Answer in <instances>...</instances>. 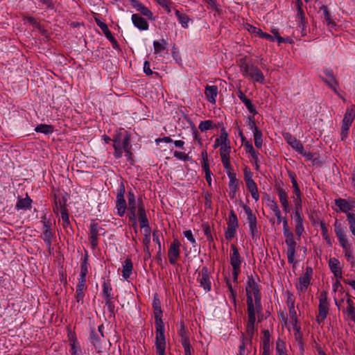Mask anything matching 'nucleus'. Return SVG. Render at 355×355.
I'll use <instances>...</instances> for the list:
<instances>
[{"mask_svg":"<svg viewBox=\"0 0 355 355\" xmlns=\"http://www.w3.org/2000/svg\"><path fill=\"white\" fill-rule=\"evenodd\" d=\"M180 243L178 239H175L170 245L168 251V261L171 264L175 265L180 257Z\"/></svg>","mask_w":355,"mask_h":355,"instance_id":"17","label":"nucleus"},{"mask_svg":"<svg viewBox=\"0 0 355 355\" xmlns=\"http://www.w3.org/2000/svg\"><path fill=\"white\" fill-rule=\"evenodd\" d=\"M197 281L198 282H199L200 286L203 288L204 291L206 293L211 291V284L208 272V268L207 267H203L202 268L201 271L198 274Z\"/></svg>","mask_w":355,"mask_h":355,"instance_id":"16","label":"nucleus"},{"mask_svg":"<svg viewBox=\"0 0 355 355\" xmlns=\"http://www.w3.org/2000/svg\"><path fill=\"white\" fill-rule=\"evenodd\" d=\"M167 44V41L164 39H162L159 41L155 40L153 42L154 53L156 55L159 54L166 50Z\"/></svg>","mask_w":355,"mask_h":355,"instance_id":"37","label":"nucleus"},{"mask_svg":"<svg viewBox=\"0 0 355 355\" xmlns=\"http://www.w3.org/2000/svg\"><path fill=\"white\" fill-rule=\"evenodd\" d=\"M153 307L155 311V341L166 340L164 336V325L162 319V311L160 302L158 299L155 298L153 302Z\"/></svg>","mask_w":355,"mask_h":355,"instance_id":"8","label":"nucleus"},{"mask_svg":"<svg viewBox=\"0 0 355 355\" xmlns=\"http://www.w3.org/2000/svg\"><path fill=\"white\" fill-rule=\"evenodd\" d=\"M32 200L28 195L26 198H22L19 197L15 205V209L17 210H27L31 209Z\"/></svg>","mask_w":355,"mask_h":355,"instance_id":"29","label":"nucleus"},{"mask_svg":"<svg viewBox=\"0 0 355 355\" xmlns=\"http://www.w3.org/2000/svg\"><path fill=\"white\" fill-rule=\"evenodd\" d=\"M329 266L330 270L337 279L342 278V269L340 267V261L338 259L334 257L330 258L329 260Z\"/></svg>","mask_w":355,"mask_h":355,"instance_id":"21","label":"nucleus"},{"mask_svg":"<svg viewBox=\"0 0 355 355\" xmlns=\"http://www.w3.org/2000/svg\"><path fill=\"white\" fill-rule=\"evenodd\" d=\"M229 178V187L230 189V195L232 198H234L236 195V193L239 190V180L236 178V175L235 173H228Z\"/></svg>","mask_w":355,"mask_h":355,"instance_id":"27","label":"nucleus"},{"mask_svg":"<svg viewBox=\"0 0 355 355\" xmlns=\"http://www.w3.org/2000/svg\"><path fill=\"white\" fill-rule=\"evenodd\" d=\"M182 345V347H184V355H192L191 354V346L190 345V342L184 340V342L181 343Z\"/></svg>","mask_w":355,"mask_h":355,"instance_id":"64","label":"nucleus"},{"mask_svg":"<svg viewBox=\"0 0 355 355\" xmlns=\"http://www.w3.org/2000/svg\"><path fill=\"white\" fill-rule=\"evenodd\" d=\"M155 345L156 347L157 355H166V340L164 341H155Z\"/></svg>","mask_w":355,"mask_h":355,"instance_id":"48","label":"nucleus"},{"mask_svg":"<svg viewBox=\"0 0 355 355\" xmlns=\"http://www.w3.org/2000/svg\"><path fill=\"white\" fill-rule=\"evenodd\" d=\"M347 318L355 322V308L353 306L352 300L348 299L347 300V306L344 311Z\"/></svg>","mask_w":355,"mask_h":355,"instance_id":"36","label":"nucleus"},{"mask_svg":"<svg viewBox=\"0 0 355 355\" xmlns=\"http://www.w3.org/2000/svg\"><path fill=\"white\" fill-rule=\"evenodd\" d=\"M293 327L294 330V336L297 342L300 349L304 350V345L302 342V333L300 331V327L297 325V323H293Z\"/></svg>","mask_w":355,"mask_h":355,"instance_id":"35","label":"nucleus"},{"mask_svg":"<svg viewBox=\"0 0 355 355\" xmlns=\"http://www.w3.org/2000/svg\"><path fill=\"white\" fill-rule=\"evenodd\" d=\"M355 119V107L352 106L346 110L345 114L342 121L341 126V140L344 141L348 136L349 128Z\"/></svg>","mask_w":355,"mask_h":355,"instance_id":"9","label":"nucleus"},{"mask_svg":"<svg viewBox=\"0 0 355 355\" xmlns=\"http://www.w3.org/2000/svg\"><path fill=\"white\" fill-rule=\"evenodd\" d=\"M178 334L181 337V343L184 342V340L189 341V338L187 335V330L185 327L184 324H181L180 327V329L178 331Z\"/></svg>","mask_w":355,"mask_h":355,"instance_id":"55","label":"nucleus"},{"mask_svg":"<svg viewBox=\"0 0 355 355\" xmlns=\"http://www.w3.org/2000/svg\"><path fill=\"white\" fill-rule=\"evenodd\" d=\"M294 210H302V195L293 197Z\"/></svg>","mask_w":355,"mask_h":355,"instance_id":"58","label":"nucleus"},{"mask_svg":"<svg viewBox=\"0 0 355 355\" xmlns=\"http://www.w3.org/2000/svg\"><path fill=\"white\" fill-rule=\"evenodd\" d=\"M284 137L286 142L297 153L302 152L303 145L300 140L297 139L290 133H286Z\"/></svg>","mask_w":355,"mask_h":355,"instance_id":"26","label":"nucleus"},{"mask_svg":"<svg viewBox=\"0 0 355 355\" xmlns=\"http://www.w3.org/2000/svg\"><path fill=\"white\" fill-rule=\"evenodd\" d=\"M103 229L95 220H92L89 225V239L92 249H96L98 245V236Z\"/></svg>","mask_w":355,"mask_h":355,"instance_id":"13","label":"nucleus"},{"mask_svg":"<svg viewBox=\"0 0 355 355\" xmlns=\"http://www.w3.org/2000/svg\"><path fill=\"white\" fill-rule=\"evenodd\" d=\"M245 28L248 30L249 33L254 34L256 36H259V37L262 33V31L260 28H258L250 24H247L245 25Z\"/></svg>","mask_w":355,"mask_h":355,"instance_id":"57","label":"nucleus"},{"mask_svg":"<svg viewBox=\"0 0 355 355\" xmlns=\"http://www.w3.org/2000/svg\"><path fill=\"white\" fill-rule=\"evenodd\" d=\"M226 285L230 292L229 297L233 302V303L235 304L237 295L236 291L233 288L231 281L229 279H226Z\"/></svg>","mask_w":355,"mask_h":355,"instance_id":"47","label":"nucleus"},{"mask_svg":"<svg viewBox=\"0 0 355 355\" xmlns=\"http://www.w3.org/2000/svg\"><path fill=\"white\" fill-rule=\"evenodd\" d=\"M244 105H245L246 108L249 111L250 113L252 114L253 115L257 114V112L252 104V101L250 99H246L243 102Z\"/></svg>","mask_w":355,"mask_h":355,"instance_id":"60","label":"nucleus"},{"mask_svg":"<svg viewBox=\"0 0 355 355\" xmlns=\"http://www.w3.org/2000/svg\"><path fill=\"white\" fill-rule=\"evenodd\" d=\"M239 66L244 78L252 80L254 83L263 84L265 83V76L263 72L246 57L239 60Z\"/></svg>","mask_w":355,"mask_h":355,"instance_id":"3","label":"nucleus"},{"mask_svg":"<svg viewBox=\"0 0 355 355\" xmlns=\"http://www.w3.org/2000/svg\"><path fill=\"white\" fill-rule=\"evenodd\" d=\"M259 312L260 311H257V310L248 309V320L246 331L249 336H252L254 334V323L256 321V313Z\"/></svg>","mask_w":355,"mask_h":355,"instance_id":"25","label":"nucleus"},{"mask_svg":"<svg viewBox=\"0 0 355 355\" xmlns=\"http://www.w3.org/2000/svg\"><path fill=\"white\" fill-rule=\"evenodd\" d=\"M35 131L44 135H50L53 132V127L51 125L40 124L35 127Z\"/></svg>","mask_w":355,"mask_h":355,"instance_id":"39","label":"nucleus"},{"mask_svg":"<svg viewBox=\"0 0 355 355\" xmlns=\"http://www.w3.org/2000/svg\"><path fill=\"white\" fill-rule=\"evenodd\" d=\"M254 139V145L257 148H261L263 144L262 139V132L261 130H256L254 133H253Z\"/></svg>","mask_w":355,"mask_h":355,"instance_id":"51","label":"nucleus"},{"mask_svg":"<svg viewBox=\"0 0 355 355\" xmlns=\"http://www.w3.org/2000/svg\"><path fill=\"white\" fill-rule=\"evenodd\" d=\"M141 14L144 15L145 17H148L149 19L153 20V12L144 4L140 8V9L138 10Z\"/></svg>","mask_w":355,"mask_h":355,"instance_id":"56","label":"nucleus"},{"mask_svg":"<svg viewBox=\"0 0 355 355\" xmlns=\"http://www.w3.org/2000/svg\"><path fill=\"white\" fill-rule=\"evenodd\" d=\"M213 128V121L210 120H207L204 121H201L198 125V128L202 131H207Z\"/></svg>","mask_w":355,"mask_h":355,"instance_id":"53","label":"nucleus"},{"mask_svg":"<svg viewBox=\"0 0 355 355\" xmlns=\"http://www.w3.org/2000/svg\"><path fill=\"white\" fill-rule=\"evenodd\" d=\"M275 189L277 190L279 200L282 205L283 211L286 214L289 213L291 211V208L288 203V197L287 192L285 191L284 189H283L280 186H276Z\"/></svg>","mask_w":355,"mask_h":355,"instance_id":"19","label":"nucleus"},{"mask_svg":"<svg viewBox=\"0 0 355 355\" xmlns=\"http://www.w3.org/2000/svg\"><path fill=\"white\" fill-rule=\"evenodd\" d=\"M173 156L176 159H178L179 160H182V161H187L189 159V155L187 154L180 152V151H177V150L174 152Z\"/></svg>","mask_w":355,"mask_h":355,"instance_id":"63","label":"nucleus"},{"mask_svg":"<svg viewBox=\"0 0 355 355\" xmlns=\"http://www.w3.org/2000/svg\"><path fill=\"white\" fill-rule=\"evenodd\" d=\"M227 225L237 228L239 225V221L234 210H231L229 214Z\"/></svg>","mask_w":355,"mask_h":355,"instance_id":"45","label":"nucleus"},{"mask_svg":"<svg viewBox=\"0 0 355 355\" xmlns=\"http://www.w3.org/2000/svg\"><path fill=\"white\" fill-rule=\"evenodd\" d=\"M86 280L78 279L76 291V300L77 302H83L85 297L84 291L86 290Z\"/></svg>","mask_w":355,"mask_h":355,"instance_id":"28","label":"nucleus"},{"mask_svg":"<svg viewBox=\"0 0 355 355\" xmlns=\"http://www.w3.org/2000/svg\"><path fill=\"white\" fill-rule=\"evenodd\" d=\"M334 232L340 246L344 250L345 257L347 261L352 265V266H354L355 264V255L353 254L351 245L348 242L344 230L340 227V224L337 222L334 224Z\"/></svg>","mask_w":355,"mask_h":355,"instance_id":"4","label":"nucleus"},{"mask_svg":"<svg viewBox=\"0 0 355 355\" xmlns=\"http://www.w3.org/2000/svg\"><path fill=\"white\" fill-rule=\"evenodd\" d=\"M285 243L287 245L286 255L289 263H295V248L297 243L294 240V235L292 233L284 235Z\"/></svg>","mask_w":355,"mask_h":355,"instance_id":"14","label":"nucleus"},{"mask_svg":"<svg viewBox=\"0 0 355 355\" xmlns=\"http://www.w3.org/2000/svg\"><path fill=\"white\" fill-rule=\"evenodd\" d=\"M60 214H61V218L63 220V227H67L69 225L70 222H69L68 210L64 205H61Z\"/></svg>","mask_w":355,"mask_h":355,"instance_id":"41","label":"nucleus"},{"mask_svg":"<svg viewBox=\"0 0 355 355\" xmlns=\"http://www.w3.org/2000/svg\"><path fill=\"white\" fill-rule=\"evenodd\" d=\"M227 143H230L228 139V135L225 128H222L220 136L215 139L214 148H216L218 146H222Z\"/></svg>","mask_w":355,"mask_h":355,"instance_id":"31","label":"nucleus"},{"mask_svg":"<svg viewBox=\"0 0 355 355\" xmlns=\"http://www.w3.org/2000/svg\"><path fill=\"white\" fill-rule=\"evenodd\" d=\"M175 14L181 26L184 28H188L190 21L189 17L187 15L181 13L178 10H175Z\"/></svg>","mask_w":355,"mask_h":355,"instance_id":"38","label":"nucleus"},{"mask_svg":"<svg viewBox=\"0 0 355 355\" xmlns=\"http://www.w3.org/2000/svg\"><path fill=\"white\" fill-rule=\"evenodd\" d=\"M218 89L216 85H207L205 89V96L207 100L213 104L216 103Z\"/></svg>","mask_w":355,"mask_h":355,"instance_id":"23","label":"nucleus"},{"mask_svg":"<svg viewBox=\"0 0 355 355\" xmlns=\"http://www.w3.org/2000/svg\"><path fill=\"white\" fill-rule=\"evenodd\" d=\"M243 209L247 216V223L249 226L250 234L253 240L259 238V232L257 226V217L254 214L250 207L246 205H243Z\"/></svg>","mask_w":355,"mask_h":355,"instance_id":"10","label":"nucleus"},{"mask_svg":"<svg viewBox=\"0 0 355 355\" xmlns=\"http://www.w3.org/2000/svg\"><path fill=\"white\" fill-rule=\"evenodd\" d=\"M270 335L268 330H264L263 331V340H262V349L263 350H270Z\"/></svg>","mask_w":355,"mask_h":355,"instance_id":"40","label":"nucleus"},{"mask_svg":"<svg viewBox=\"0 0 355 355\" xmlns=\"http://www.w3.org/2000/svg\"><path fill=\"white\" fill-rule=\"evenodd\" d=\"M324 73L327 76V78H322V80L335 92L338 85L337 80H336L333 70L331 69H326L324 71Z\"/></svg>","mask_w":355,"mask_h":355,"instance_id":"22","label":"nucleus"},{"mask_svg":"<svg viewBox=\"0 0 355 355\" xmlns=\"http://www.w3.org/2000/svg\"><path fill=\"white\" fill-rule=\"evenodd\" d=\"M133 25L140 31H147L149 28L148 21L137 14H133L131 17Z\"/></svg>","mask_w":355,"mask_h":355,"instance_id":"24","label":"nucleus"},{"mask_svg":"<svg viewBox=\"0 0 355 355\" xmlns=\"http://www.w3.org/2000/svg\"><path fill=\"white\" fill-rule=\"evenodd\" d=\"M243 145H244L245 151L247 153H248L249 154H250V155L252 156V157L254 159L257 160L258 159L257 154L255 150L254 149L252 145L250 143H249L248 141H246Z\"/></svg>","mask_w":355,"mask_h":355,"instance_id":"52","label":"nucleus"},{"mask_svg":"<svg viewBox=\"0 0 355 355\" xmlns=\"http://www.w3.org/2000/svg\"><path fill=\"white\" fill-rule=\"evenodd\" d=\"M125 190L123 183L121 184L119 189L116 195V209L117 210V214L122 217L124 216L125 211L127 210V203L124 198Z\"/></svg>","mask_w":355,"mask_h":355,"instance_id":"12","label":"nucleus"},{"mask_svg":"<svg viewBox=\"0 0 355 355\" xmlns=\"http://www.w3.org/2000/svg\"><path fill=\"white\" fill-rule=\"evenodd\" d=\"M329 304L327 300V293L322 291L319 297L318 314L317 315V322L320 324L324 321L329 313Z\"/></svg>","mask_w":355,"mask_h":355,"instance_id":"11","label":"nucleus"},{"mask_svg":"<svg viewBox=\"0 0 355 355\" xmlns=\"http://www.w3.org/2000/svg\"><path fill=\"white\" fill-rule=\"evenodd\" d=\"M268 206L273 211L274 214L280 211L277 203L274 200L268 199Z\"/></svg>","mask_w":355,"mask_h":355,"instance_id":"62","label":"nucleus"},{"mask_svg":"<svg viewBox=\"0 0 355 355\" xmlns=\"http://www.w3.org/2000/svg\"><path fill=\"white\" fill-rule=\"evenodd\" d=\"M184 236L186 239L193 245L195 246L196 244V241L193 235L191 230H186L183 232Z\"/></svg>","mask_w":355,"mask_h":355,"instance_id":"61","label":"nucleus"},{"mask_svg":"<svg viewBox=\"0 0 355 355\" xmlns=\"http://www.w3.org/2000/svg\"><path fill=\"white\" fill-rule=\"evenodd\" d=\"M244 261L238 248L232 244L230 247V263L232 268V275L234 283L238 282L239 275L241 272V265Z\"/></svg>","mask_w":355,"mask_h":355,"instance_id":"7","label":"nucleus"},{"mask_svg":"<svg viewBox=\"0 0 355 355\" xmlns=\"http://www.w3.org/2000/svg\"><path fill=\"white\" fill-rule=\"evenodd\" d=\"M128 216L129 220L132 223L135 228H137V216L139 217V210L142 207L145 210L143 202L140 199H137L132 189H130L128 192Z\"/></svg>","mask_w":355,"mask_h":355,"instance_id":"5","label":"nucleus"},{"mask_svg":"<svg viewBox=\"0 0 355 355\" xmlns=\"http://www.w3.org/2000/svg\"><path fill=\"white\" fill-rule=\"evenodd\" d=\"M246 187L251 193L252 198L255 201H258L259 199V194L258 192L257 185L254 180L245 182Z\"/></svg>","mask_w":355,"mask_h":355,"instance_id":"32","label":"nucleus"},{"mask_svg":"<svg viewBox=\"0 0 355 355\" xmlns=\"http://www.w3.org/2000/svg\"><path fill=\"white\" fill-rule=\"evenodd\" d=\"M311 279L309 277L302 275L299 277L298 284L296 285L297 289L299 293H304L307 290L310 285Z\"/></svg>","mask_w":355,"mask_h":355,"instance_id":"30","label":"nucleus"},{"mask_svg":"<svg viewBox=\"0 0 355 355\" xmlns=\"http://www.w3.org/2000/svg\"><path fill=\"white\" fill-rule=\"evenodd\" d=\"M114 156L116 159H120L125 153V157L128 162H132V153L130 144V135L123 128L117 130L112 136Z\"/></svg>","mask_w":355,"mask_h":355,"instance_id":"1","label":"nucleus"},{"mask_svg":"<svg viewBox=\"0 0 355 355\" xmlns=\"http://www.w3.org/2000/svg\"><path fill=\"white\" fill-rule=\"evenodd\" d=\"M334 202L335 205L338 207L339 211L345 213L346 216L353 213L352 211L355 208V200L339 198L335 199Z\"/></svg>","mask_w":355,"mask_h":355,"instance_id":"15","label":"nucleus"},{"mask_svg":"<svg viewBox=\"0 0 355 355\" xmlns=\"http://www.w3.org/2000/svg\"><path fill=\"white\" fill-rule=\"evenodd\" d=\"M346 217L349 230L352 235L355 236V213L349 214L346 216Z\"/></svg>","mask_w":355,"mask_h":355,"instance_id":"46","label":"nucleus"},{"mask_svg":"<svg viewBox=\"0 0 355 355\" xmlns=\"http://www.w3.org/2000/svg\"><path fill=\"white\" fill-rule=\"evenodd\" d=\"M139 221L140 222L141 228L144 230L143 243L144 245V252L147 258H148L150 257V243L151 229L149 225L146 210H144L142 207H140L139 210Z\"/></svg>","mask_w":355,"mask_h":355,"instance_id":"6","label":"nucleus"},{"mask_svg":"<svg viewBox=\"0 0 355 355\" xmlns=\"http://www.w3.org/2000/svg\"><path fill=\"white\" fill-rule=\"evenodd\" d=\"M275 349L277 355H287L285 343L280 338H278L276 341Z\"/></svg>","mask_w":355,"mask_h":355,"instance_id":"42","label":"nucleus"},{"mask_svg":"<svg viewBox=\"0 0 355 355\" xmlns=\"http://www.w3.org/2000/svg\"><path fill=\"white\" fill-rule=\"evenodd\" d=\"M88 255L86 254L84 258L82 259L80 264V272L78 279L86 280V277L88 273Z\"/></svg>","mask_w":355,"mask_h":355,"instance_id":"34","label":"nucleus"},{"mask_svg":"<svg viewBox=\"0 0 355 355\" xmlns=\"http://www.w3.org/2000/svg\"><path fill=\"white\" fill-rule=\"evenodd\" d=\"M293 219L295 222V233L300 239L304 231L303 224L304 215L302 213V210H294Z\"/></svg>","mask_w":355,"mask_h":355,"instance_id":"18","label":"nucleus"},{"mask_svg":"<svg viewBox=\"0 0 355 355\" xmlns=\"http://www.w3.org/2000/svg\"><path fill=\"white\" fill-rule=\"evenodd\" d=\"M320 10L322 11L323 17L327 22V24L329 26H335V23L333 21V20L331 18V15L328 10L327 7L326 6L323 5L320 8Z\"/></svg>","mask_w":355,"mask_h":355,"instance_id":"44","label":"nucleus"},{"mask_svg":"<svg viewBox=\"0 0 355 355\" xmlns=\"http://www.w3.org/2000/svg\"><path fill=\"white\" fill-rule=\"evenodd\" d=\"M231 151V148L230 143H227L220 148V155L221 158L230 157V153Z\"/></svg>","mask_w":355,"mask_h":355,"instance_id":"50","label":"nucleus"},{"mask_svg":"<svg viewBox=\"0 0 355 355\" xmlns=\"http://www.w3.org/2000/svg\"><path fill=\"white\" fill-rule=\"evenodd\" d=\"M259 278L257 275L248 276L245 283V292L248 309L261 311V291L258 284Z\"/></svg>","mask_w":355,"mask_h":355,"instance_id":"2","label":"nucleus"},{"mask_svg":"<svg viewBox=\"0 0 355 355\" xmlns=\"http://www.w3.org/2000/svg\"><path fill=\"white\" fill-rule=\"evenodd\" d=\"M112 288L110 282H104L103 284V297H109L112 296Z\"/></svg>","mask_w":355,"mask_h":355,"instance_id":"49","label":"nucleus"},{"mask_svg":"<svg viewBox=\"0 0 355 355\" xmlns=\"http://www.w3.org/2000/svg\"><path fill=\"white\" fill-rule=\"evenodd\" d=\"M221 161L227 175L229 172L234 173L230 164V157L221 158Z\"/></svg>","mask_w":355,"mask_h":355,"instance_id":"59","label":"nucleus"},{"mask_svg":"<svg viewBox=\"0 0 355 355\" xmlns=\"http://www.w3.org/2000/svg\"><path fill=\"white\" fill-rule=\"evenodd\" d=\"M133 266L130 259L125 260L123 265L122 276L125 279H128L132 275Z\"/></svg>","mask_w":355,"mask_h":355,"instance_id":"33","label":"nucleus"},{"mask_svg":"<svg viewBox=\"0 0 355 355\" xmlns=\"http://www.w3.org/2000/svg\"><path fill=\"white\" fill-rule=\"evenodd\" d=\"M103 337V332H96L94 329L91 330L89 339L97 353H101L102 352L101 341Z\"/></svg>","mask_w":355,"mask_h":355,"instance_id":"20","label":"nucleus"},{"mask_svg":"<svg viewBox=\"0 0 355 355\" xmlns=\"http://www.w3.org/2000/svg\"><path fill=\"white\" fill-rule=\"evenodd\" d=\"M43 241L46 244V246L50 248L51 246V240L53 237V234L51 230H45L43 231V233L41 236Z\"/></svg>","mask_w":355,"mask_h":355,"instance_id":"43","label":"nucleus"},{"mask_svg":"<svg viewBox=\"0 0 355 355\" xmlns=\"http://www.w3.org/2000/svg\"><path fill=\"white\" fill-rule=\"evenodd\" d=\"M236 227L227 225L225 233V239L227 240L233 239L236 235Z\"/></svg>","mask_w":355,"mask_h":355,"instance_id":"54","label":"nucleus"}]
</instances>
